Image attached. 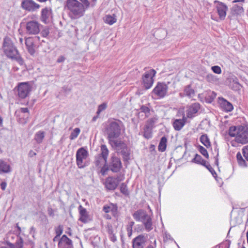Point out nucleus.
<instances>
[{"label":"nucleus","mask_w":248,"mask_h":248,"mask_svg":"<svg viewBox=\"0 0 248 248\" xmlns=\"http://www.w3.org/2000/svg\"><path fill=\"white\" fill-rule=\"evenodd\" d=\"M216 3L215 12L217 14L218 17H214L212 16L211 18L217 21H218L219 19L223 20L225 19L226 16L228 7L221 2L217 1Z\"/></svg>","instance_id":"7"},{"label":"nucleus","mask_w":248,"mask_h":248,"mask_svg":"<svg viewBox=\"0 0 248 248\" xmlns=\"http://www.w3.org/2000/svg\"><path fill=\"white\" fill-rule=\"evenodd\" d=\"M108 166L109 170L113 172L119 171L122 166L120 158L115 156L111 157Z\"/></svg>","instance_id":"13"},{"label":"nucleus","mask_w":248,"mask_h":248,"mask_svg":"<svg viewBox=\"0 0 248 248\" xmlns=\"http://www.w3.org/2000/svg\"><path fill=\"white\" fill-rule=\"evenodd\" d=\"M108 107V104L107 102H104L101 104L99 105L98 107L96 114L99 115L103 111H104Z\"/></svg>","instance_id":"39"},{"label":"nucleus","mask_w":248,"mask_h":248,"mask_svg":"<svg viewBox=\"0 0 248 248\" xmlns=\"http://www.w3.org/2000/svg\"><path fill=\"white\" fill-rule=\"evenodd\" d=\"M11 171L10 165L6 162L0 160V173H8Z\"/></svg>","instance_id":"27"},{"label":"nucleus","mask_w":248,"mask_h":248,"mask_svg":"<svg viewBox=\"0 0 248 248\" xmlns=\"http://www.w3.org/2000/svg\"><path fill=\"white\" fill-rule=\"evenodd\" d=\"M109 239L111 240V241H112L113 242H115L117 240V237L116 236H115V233L113 234H111L110 235H109Z\"/></svg>","instance_id":"57"},{"label":"nucleus","mask_w":248,"mask_h":248,"mask_svg":"<svg viewBox=\"0 0 248 248\" xmlns=\"http://www.w3.org/2000/svg\"><path fill=\"white\" fill-rule=\"evenodd\" d=\"M31 91V86L28 82L20 83L18 86V94L20 97L24 98Z\"/></svg>","instance_id":"11"},{"label":"nucleus","mask_w":248,"mask_h":248,"mask_svg":"<svg viewBox=\"0 0 248 248\" xmlns=\"http://www.w3.org/2000/svg\"><path fill=\"white\" fill-rule=\"evenodd\" d=\"M59 248H73V242L66 235H63L58 243Z\"/></svg>","instance_id":"16"},{"label":"nucleus","mask_w":248,"mask_h":248,"mask_svg":"<svg viewBox=\"0 0 248 248\" xmlns=\"http://www.w3.org/2000/svg\"><path fill=\"white\" fill-rule=\"evenodd\" d=\"M140 109L141 112H144L145 113L146 116H148L149 115L150 110L148 107L142 105V106H141Z\"/></svg>","instance_id":"47"},{"label":"nucleus","mask_w":248,"mask_h":248,"mask_svg":"<svg viewBox=\"0 0 248 248\" xmlns=\"http://www.w3.org/2000/svg\"><path fill=\"white\" fill-rule=\"evenodd\" d=\"M242 6L234 5L232 8V12L234 15H239L243 12Z\"/></svg>","instance_id":"36"},{"label":"nucleus","mask_w":248,"mask_h":248,"mask_svg":"<svg viewBox=\"0 0 248 248\" xmlns=\"http://www.w3.org/2000/svg\"><path fill=\"white\" fill-rule=\"evenodd\" d=\"M7 184L6 182H3L0 184V187L2 190H4L6 188Z\"/></svg>","instance_id":"60"},{"label":"nucleus","mask_w":248,"mask_h":248,"mask_svg":"<svg viewBox=\"0 0 248 248\" xmlns=\"http://www.w3.org/2000/svg\"><path fill=\"white\" fill-rule=\"evenodd\" d=\"M103 211L106 213H111L113 216H115L117 212V206L112 203L105 205L103 208Z\"/></svg>","instance_id":"24"},{"label":"nucleus","mask_w":248,"mask_h":248,"mask_svg":"<svg viewBox=\"0 0 248 248\" xmlns=\"http://www.w3.org/2000/svg\"><path fill=\"white\" fill-rule=\"evenodd\" d=\"M211 69L216 74H219L221 73V69L218 66H213L211 67Z\"/></svg>","instance_id":"53"},{"label":"nucleus","mask_w":248,"mask_h":248,"mask_svg":"<svg viewBox=\"0 0 248 248\" xmlns=\"http://www.w3.org/2000/svg\"><path fill=\"white\" fill-rule=\"evenodd\" d=\"M104 20L106 23L111 25L116 22L117 19L116 16L114 15L112 16L106 15L104 18Z\"/></svg>","instance_id":"30"},{"label":"nucleus","mask_w":248,"mask_h":248,"mask_svg":"<svg viewBox=\"0 0 248 248\" xmlns=\"http://www.w3.org/2000/svg\"><path fill=\"white\" fill-rule=\"evenodd\" d=\"M51 9L49 8H46L42 10V21L45 23H48L52 19Z\"/></svg>","instance_id":"19"},{"label":"nucleus","mask_w":248,"mask_h":248,"mask_svg":"<svg viewBox=\"0 0 248 248\" xmlns=\"http://www.w3.org/2000/svg\"><path fill=\"white\" fill-rule=\"evenodd\" d=\"M145 238L142 235H140L132 241L133 248H143L145 246Z\"/></svg>","instance_id":"17"},{"label":"nucleus","mask_w":248,"mask_h":248,"mask_svg":"<svg viewBox=\"0 0 248 248\" xmlns=\"http://www.w3.org/2000/svg\"><path fill=\"white\" fill-rule=\"evenodd\" d=\"M64 9L69 16L72 19L81 17L85 12L83 5L77 0H67L65 2Z\"/></svg>","instance_id":"2"},{"label":"nucleus","mask_w":248,"mask_h":248,"mask_svg":"<svg viewBox=\"0 0 248 248\" xmlns=\"http://www.w3.org/2000/svg\"><path fill=\"white\" fill-rule=\"evenodd\" d=\"M80 130L79 128H75L73 131L71 132L70 135V139L71 140H73L77 138L78 135L79 134Z\"/></svg>","instance_id":"40"},{"label":"nucleus","mask_w":248,"mask_h":248,"mask_svg":"<svg viewBox=\"0 0 248 248\" xmlns=\"http://www.w3.org/2000/svg\"><path fill=\"white\" fill-rule=\"evenodd\" d=\"M199 151L206 158H208L209 157L208 153L205 148L202 146H200L199 147Z\"/></svg>","instance_id":"44"},{"label":"nucleus","mask_w":248,"mask_h":248,"mask_svg":"<svg viewBox=\"0 0 248 248\" xmlns=\"http://www.w3.org/2000/svg\"><path fill=\"white\" fill-rule=\"evenodd\" d=\"M3 49L6 56L12 59H16V47L13 42L9 37H5L3 45Z\"/></svg>","instance_id":"6"},{"label":"nucleus","mask_w":248,"mask_h":248,"mask_svg":"<svg viewBox=\"0 0 248 248\" xmlns=\"http://www.w3.org/2000/svg\"><path fill=\"white\" fill-rule=\"evenodd\" d=\"M55 232L57 236H60L63 232V226L62 225H59L58 227H55Z\"/></svg>","instance_id":"46"},{"label":"nucleus","mask_w":248,"mask_h":248,"mask_svg":"<svg viewBox=\"0 0 248 248\" xmlns=\"http://www.w3.org/2000/svg\"><path fill=\"white\" fill-rule=\"evenodd\" d=\"M29 155L31 156H32L33 155H36V153L32 151H31L29 153Z\"/></svg>","instance_id":"64"},{"label":"nucleus","mask_w":248,"mask_h":248,"mask_svg":"<svg viewBox=\"0 0 248 248\" xmlns=\"http://www.w3.org/2000/svg\"><path fill=\"white\" fill-rule=\"evenodd\" d=\"M242 153L246 159L248 161V145L243 148Z\"/></svg>","instance_id":"49"},{"label":"nucleus","mask_w":248,"mask_h":248,"mask_svg":"<svg viewBox=\"0 0 248 248\" xmlns=\"http://www.w3.org/2000/svg\"><path fill=\"white\" fill-rule=\"evenodd\" d=\"M84 6L85 10L87 9L90 5L89 0H83L81 3Z\"/></svg>","instance_id":"56"},{"label":"nucleus","mask_w":248,"mask_h":248,"mask_svg":"<svg viewBox=\"0 0 248 248\" xmlns=\"http://www.w3.org/2000/svg\"><path fill=\"white\" fill-rule=\"evenodd\" d=\"M186 124V118L184 116L182 119H176L174 120L172 125L174 129L176 131L180 130Z\"/></svg>","instance_id":"23"},{"label":"nucleus","mask_w":248,"mask_h":248,"mask_svg":"<svg viewBox=\"0 0 248 248\" xmlns=\"http://www.w3.org/2000/svg\"><path fill=\"white\" fill-rule=\"evenodd\" d=\"M157 120V119L156 117L151 118L147 121L145 125L153 128Z\"/></svg>","instance_id":"42"},{"label":"nucleus","mask_w":248,"mask_h":248,"mask_svg":"<svg viewBox=\"0 0 248 248\" xmlns=\"http://www.w3.org/2000/svg\"><path fill=\"white\" fill-rule=\"evenodd\" d=\"M219 103L221 108L226 112H230L233 110L232 105L222 97L219 98Z\"/></svg>","instance_id":"21"},{"label":"nucleus","mask_w":248,"mask_h":248,"mask_svg":"<svg viewBox=\"0 0 248 248\" xmlns=\"http://www.w3.org/2000/svg\"><path fill=\"white\" fill-rule=\"evenodd\" d=\"M44 137L45 133L43 131H39L35 134L34 140L38 143H40L42 142Z\"/></svg>","instance_id":"34"},{"label":"nucleus","mask_w":248,"mask_h":248,"mask_svg":"<svg viewBox=\"0 0 248 248\" xmlns=\"http://www.w3.org/2000/svg\"><path fill=\"white\" fill-rule=\"evenodd\" d=\"M101 169L100 170V173L102 174L103 176H104L106 174L107 172L108 171V170H109V166L108 167H106L104 165L102 166Z\"/></svg>","instance_id":"52"},{"label":"nucleus","mask_w":248,"mask_h":248,"mask_svg":"<svg viewBox=\"0 0 248 248\" xmlns=\"http://www.w3.org/2000/svg\"><path fill=\"white\" fill-rule=\"evenodd\" d=\"M134 225V222L133 221L128 222V224L126 227V231L127 232V235L129 237H130L132 234V228Z\"/></svg>","instance_id":"41"},{"label":"nucleus","mask_w":248,"mask_h":248,"mask_svg":"<svg viewBox=\"0 0 248 248\" xmlns=\"http://www.w3.org/2000/svg\"><path fill=\"white\" fill-rule=\"evenodd\" d=\"M16 62L20 66H22L24 64V61L19 56L18 51L16 50Z\"/></svg>","instance_id":"51"},{"label":"nucleus","mask_w":248,"mask_h":248,"mask_svg":"<svg viewBox=\"0 0 248 248\" xmlns=\"http://www.w3.org/2000/svg\"><path fill=\"white\" fill-rule=\"evenodd\" d=\"M30 233L32 235V237H34L35 233V229L33 227H31L30 229Z\"/></svg>","instance_id":"59"},{"label":"nucleus","mask_w":248,"mask_h":248,"mask_svg":"<svg viewBox=\"0 0 248 248\" xmlns=\"http://www.w3.org/2000/svg\"><path fill=\"white\" fill-rule=\"evenodd\" d=\"M115 179L118 181V185L119 183H120V182L123 181L124 179V177L123 175L122 176H121V175L117 176V177L116 178H115Z\"/></svg>","instance_id":"58"},{"label":"nucleus","mask_w":248,"mask_h":248,"mask_svg":"<svg viewBox=\"0 0 248 248\" xmlns=\"http://www.w3.org/2000/svg\"><path fill=\"white\" fill-rule=\"evenodd\" d=\"M206 80L211 83H214L217 81V78L216 76L212 74H208L206 77Z\"/></svg>","instance_id":"43"},{"label":"nucleus","mask_w":248,"mask_h":248,"mask_svg":"<svg viewBox=\"0 0 248 248\" xmlns=\"http://www.w3.org/2000/svg\"><path fill=\"white\" fill-rule=\"evenodd\" d=\"M29 18L31 17V19H33L32 20L28 21L26 24V30L27 31L28 33L31 34H36L40 31V24L38 21L34 20L36 18V16L34 15H32L30 16H29Z\"/></svg>","instance_id":"9"},{"label":"nucleus","mask_w":248,"mask_h":248,"mask_svg":"<svg viewBox=\"0 0 248 248\" xmlns=\"http://www.w3.org/2000/svg\"><path fill=\"white\" fill-rule=\"evenodd\" d=\"M168 87L164 83H158L152 91V94L157 98H163L167 95Z\"/></svg>","instance_id":"8"},{"label":"nucleus","mask_w":248,"mask_h":248,"mask_svg":"<svg viewBox=\"0 0 248 248\" xmlns=\"http://www.w3.org/2000/svg\"><path fill=\"white\" fill-rule=\"evenodd\" d=\"M25 44L28 49V52L31 54L33 55L35 53L34 46L33 43V39L31 38H27L25 40Z\"/></svg>","instance_id":"25"},{"label":"nucleus","mask_w":248,"mask_h":248,"mask_svg":"<svg viewBox=\"0 0 248 248\" xmlns=\"http://www.w3.org/2000/svg\"><path fill=\"white\" fill-rule=\"evenodd\" d=\"M122 122L120 121H110L107 125L106 131L109 143L111 145L119 143L120 140H117L121 132Z\"/></svg>","instance_id":"3"},{"label":"nucleus","mask_w":248,"mask_h":248,"mask_svg":"<svg viewBox=\"0 0 248 248\" xmlns=\"http://www.w3.org/2000/svg\"><path fill=\"white\" fill-rule=\"evenodd\" d=\"M16 234L12 232H9L7 235V244L9 246V248H15V245L13 243V240L15 239Z\"/></svg>","instance_id":"28"},{"label":"nucleus","mask_w":248,"mask_h":248,"mask_svg":"<svg viewBox=\"0 0 248 248\" xmlns=\"http://www.w3.org/2000/svg\"><path fill=\"white\" fill-rule=\"evenodd\" d=\"M88 152L84 147L80 148L77 150L76 153V163L79 168H84L88 166Z\"/></svg>","instance_id":"4"},{"label":"nucleus","mask_w":248,"mask_h":248,"mask_svg":"<svg viewBox=\"0 0 248 248\" xmlns=\"http://www.w3.org/2000/svg\"><path fill=\"white\" fill-rule=\"evenodd\" d=\"M152 134V128L145 125L143 131V136L147 139L151 138Z\"/></svg>","instance_id":"35"},{"label":"nucleus","mask_w":248,"mask_h":248,"mask_svg":"<svg viewBox=\"0 0 248 248\" xmlns=\"http://www.w3.org/2000/svg\"><path fill=\"white\" fill-rule=\"evenodd\" d=\"M200 108V105L198 103L192 104L188 106L186 111L187 117L192 118L195 116L196 114L198 112Z\"/></svg>","instance_id":"15"},{"label":"nucleus","mask_w":248,"mask_h":248,"mask_svg":"<svg viewBox=\"0 0 248 248\" xmlns=\"http://www.w3.org/2000/svg\"><path fill=\"white\" fill-rule=\"evenodd\" d=\"M200 141L207 148L211 147V143L209 139L206 134L202 135L201 136Z\"/></svg>","instance_id":"32"},{"label":"nucleus","mask_w":248,"mask_h":248,"mask_svg":"<svg viewBox=\"0 0 248 248\" xmlns=\"http://www.w3.org/2000/svg\"><path fill=\"white\" fill-rule=\"evenodd\" d=\"M80 214L79 220L84 223L88 221V215L86 209L80 205L78 207Z\"/></svg>","instance_id":"26"},{"label":"nucleus","mask_w":248,"mask_h":248,"mask_svg":"<svg viewBox=\"0 0 248 248\" xmlns=\"http://www.w3.org/2000/svg\"><path fill=\"white\" fill-rule=\"evenodd\" d=\"M20 110L23 113H26L28 112V108H21Z\"/></svg>","instance_id":"63"},{"label":"nucleus","mask_w":248,"mask_h":248,"mask_svg":"<svg viewBox=\"0 0 248 248\" xmlns=\"http://www.w3.org/2000/svg\"><path fill=\"white\" fill-rule=\"evenodd\" d=\"M148 215L144 210L139 209L133 214V217L136 221L142 222Z\"/></svg>","instance_id":"18"},{"label":"nucleus","mask_w":248,"mask_h":248,"mask_svg":"<svg viewBox=\"0 0 248 248\" xmlns=\"http://www.w3.org/2000/svg\"><path fill=\"white\" fill-rule=\"evenodd\" d=\"M192 162L197 164L202 165V166H205L207 162L203 159L202 156L198 154H196L195 157L192 159Z\"/></svg>","instance_id":"31"},{"label":"nucleus","mask_w":248,"mask_h":248,"mask_svg":"<svg viewBox=\"0 0 248 248\" xmlns=\"http://www.w3.org/2000/svg\"><path fill=\"white\" fill-rule=\"evenodd\" d=\"M105 187L108 190H114L118 186V181L113 177H108L105 181Z\"/></svg>","instance_id":"20"},{"label":"nucleus","mask_w":248,"mask_h":248,"mask_svg":"<svg viewBox=\"0 0 248 248\" xmlns=\"http://www.w3.org/2000/svg\"><path fill=\"white\" fill-rule=\"evenodd\" d=\"M204 166L205 167L209 170V171L212 173L214 177H215V175H217V173L213 168L208 162H207L206 164H205V166Z\"/></svg>","instance_id":"48"},{"label":"nucleus","mask_w":248,"mask_h":248,"mask_svg":"<svg viewBox=\"0 0 248 248\" xmlns=\"http://www.w3.org/2000/svg\"><path fill=\"white\" fill-rule=\"evenodd\" d=\"M228 133L231 137L234 138L231 142L232 146H235L234 142L242 145L248 143V127L241 125L231 126Z\"/></svg>","instance_id":"1"},{"label":"nucleus","mask_w":248,"mask_h":248,"mask_svg":"<svg viewBox=\"0 0 248 248\" xmlns=\"http://www.w3.org/2000/svg\"><path fill=\"white\" fill-rule=\"evenodd\" d=\"M217 94L213 91H209L207 93L206 97H210V101H212L216 97Z\"/></svg>","instance_id":"50"},{"label":"nucleus","mask_w":248,"mask_h":248,"mask_svg":"<svg viewBox=\"0 0 248 248\" xmlns=\"http://www.w3.org/2000/svg\"><path fill=\"white\" fill-rule=\"evenodd\" d=\"M20 239V241L19 243H17L16 242V248H22V246H23V240L21 237L20 236H16V239L18 238Z\"/></svg>","instance_id":"54"},{"label":"nucleus","mask_w":248,"mask_h":248,"mask_svg":"<svg viewBox=\"0 0 248 248\" xmlns=\"http://www.w3.org/2000/svg\"><path fill=\"white\" fill-rule=\"evenodd\" d=\"M236 159L238 165L241 167L245 168L247 166L245 160L243 159L241 153L238 152L236 155Z\"/></svg>","instance_id":"33"},{"label":"nucleus","mask_w":248,"mask_h":248,"mask_svg":"<svg viewBox=\"0 0 248 248\" xmlns=\"http://www.w3.org/2000/svg\"><path fill=\"white\" fill-rule=\"evenodd\" d=\"M113 147L116 148L117 150L121 153L124 160H127L129 158V150L125 143L121 140L117 144L111 145Z\"/></svg>","instance_id":"12"},{"label":"nucleus","mask_w":248,"mask_h":248,"mask_svg":"<svg viewBox=\"0 0 248 248\" xmlns=\"http://www.w3.org/2000/svg\"><path fill=\"white\" fill-rule=\"evenodd\" d=\"M107 232L109 235L114 233L113 227L111 225H108L107 226Z\"/></svg>","instance_id":"55"},{"label":"nucleus","mask_w":248,"mask_h":248,"mask_svg":"<svg viewBox=\"0 0 248 248\" xmlns=\"http://www.w3.org/2000/svg\"><path fill=\"white\" fill-rule=\"evenodd\" d=\"M230 86L232 89L234 90H237L240 89L241 85L238 82V79L236 78H235L231 83Z\"/></svg>","instance_id":"38"},{"label":"nucleus","mask_w":248,"mask_h":248,"mask_svg":"<svg viewBox=\"0 0 248 248\" xmlns=\"http://www.w3.org/2000/svg\"><path fill=\"white\" fill-rule=\"evenodd\" d=\"M156 71L154 69L150 70L145 72L142 77L143 83L146 89H150L154 83L153 77L155 76Z\"/></svg>","instance_id":"10"},{"label":"nucleus","mask_w":248,"mask_h":248,"mask_svg":"<svg viewBox=\"0 0 248 248\" xmlns=\"http://www.w3.org/2000/svg\"><path fill=\"white\" fill-rule=\"evenodd\" d=\"M141 223L143 225L145 230L147 232H150L154 228L152 215H149Z\"/></svg>","instance_id":"22"},{"label":"nucleus","mask_w":248,"mask_h":248,"mask_svg":"<svg viewBox=\"0 0 248 248\" xmlns=\"http://www.w3.org/2000/svg\"><path fill=\"white\" fill-rule=\"evenodd\" d=\"M21 6L29 11H34L40 7V5L32 0H24L21 2Z\"/></svg>","instance_id":"14"},{"label":"nucleus","mask_w":248,"mask_h":248,"mask_svg":"<svg viewBox=\"0 0 248 248\" xmlns=\"http://www.w3.org/2000/svg\"><path fill=\"white\" fill-rule=\"evenodd\" d=\"M167 139L165 137L161 138L158 146V150L160 152H164L166 150L167 146Z\"/></svg>","instance_id":"29"},{"label":"nucleus","mask_w":248,"mask_h":248,"mask_svg":"<svg viewBox=\"0 0 248 248\" xmlns=\"http://www.w3.org/2000/svg\"><path fill=\"white\" fill-rule=\"evenodd\" d=\"M184 94L189 97H192L195 94L194 90L192 89L190 85L186 86L184 90Z\"/></svg>","instance_id":"37"},{"label":"nucleus","mask_w":248,"mask_h":248,"mask_svg":"<svg viewBox=\"0 0 248 248\" xmlns=\"http://www.w3.org/2000/svg\"><path fill=\"white\" fill-rule=\"evenodd\" d=\"M42 34L44 37H46L48 34V31L47 30H44L42 31Z\"/></svg>","instance_id":"61"},{"label":"nucleus","mask_w":248,"mask_h":248,"mask_svg":"<svg viewBox=\"0 0 248 248\" xmlns=\"http://www.w3.org/2000/svg\"><path fill=\"white\" fill-rule=\"evenodd\" d=\"M65 60V58L63 56L60 57L57 60V62L60 63L63 62Z\"/></svg>","instance_id":"62"},{"label":"nucleus","mask_w":248,"mask_h":248,"mask_svg":"<svg viewBox=\"0 0 248 248\" xmlns=\"http://www.w3.org/2000/svg\"><path fill=\"white\" fill-rule=\"evenodd\" d=\"M120 191L123 194L125 195L128 194V191L127 188V186L124 183L121 184L120 186Z\"/></svg>","instance_id":"45"},{"label":"nucleus","mask_w":248,"mask_h":248,"mask_svg":"<svg viewBox=\"0 0 248 248\" xmlns=\"http://www.w3.org/2000/svg\"><path fill=\"white\" fill-rule=\"evenodd\" d=\"M108 155V150L105 145H102L101 146V153L95 156L94 164L96 167H102L106 165L107 159Z\"/></svg>","instance_id":"5"}]
</instances>
